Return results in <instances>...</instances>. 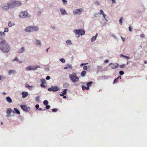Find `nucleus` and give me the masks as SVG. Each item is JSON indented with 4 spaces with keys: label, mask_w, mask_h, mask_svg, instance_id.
<instances>
[{
    "label": "nucleus",
    "mask_w": 147,
    "mask_h": 147,
    "mask_svg": "<svg viewBox=\"0 0 147 147\" xmlns=\"http://www.w3.org/2000/svg\"><path fill=\"white\" fill-rule=\"evenodd\" d=\"M141 7H142V11H144L145 9V7L144 6V4H142L141 5Z\"/></svg>",
    "instance_id": "obj_33"
},
{
    "label": "nucleus",
    "mask_w": 147,
    "mask_h": 147,
    "mask_svg": "<svg viewBox=\"0 0 147 147\" xmlns=\"http://www.w3.org/2000/svg\"><path fill=\"white\" fill-rule=\"evenodd\" d=\"M6 100L9 103H11L12 102V100L11 98L9 96H7L6 97Z\"/></svg>",
    "instance_id": "obj_18"
},
{
    "label": "nucleus",
    "mask_w": 147,
    "mask_h": 147,
    "mask_svg": "<svg viewBox=\"0 0 147 147\" xmlns=\"http://www.w3.org/2000/svg\"><path fill=\"white\" fill-rule=\"evenodd\" d=\"M100 14H102V16L103 15H104L105 14L103 10L102 9H100Z\"/></svg>",
    "instance_id": "obj_38"
},
{
    "label": "nucleus",
    "mask_w": 147,
    "mask_h": 147,
    "mask_svg": "<svg viewBox=\"0 0 147 147\" xmlns=\"http://www.w3.org/2000/svg\"><path fill=\"white\" fill-rule=\"evenodd\" d=\"M98 16V14H96L94 15V16L95 17L97 18Z\"/></svg>",
    "instance_id": "obj_59"
},
{
    "label": "nucleus",
    "mask_w": 147,
    "mask_h": 147,
    "mask_svg": "<svg viewBox=\"0 0 147 147\" xmlns=\"http://www.w3.org/2000/svg\"><path fill=\"white\" fill-rule=\"evenodd\" d=\"M38 110H40V111H42V110H45V109H44L43 110H42V108H39L38 109Z\"/></svg>",
    "instance_id": "obj_62"
},
{
    "label": "nucleus",
    "mask_w": 147,
    "mask_h": 147,
    "mask_svg": "<svg viewBox=\"0 0 147 147\" xmlns=\"http://www.w3.org/2000/svg\"><path fill=\"white\" fill-rule=\"evenodd\" d=\"M14 109L16 113L18 114H20V112L16 108H14Z\"/></svg>",
    "instance_id": "obj_28"
},
{
    "label": "nucleus",
    "mask_w": 147,
    "mask_h": 147,
    "mask_svg": "<svg viewBox=\"0 0 147 147\" xmlns=\"http://www.w3.org/2000/svg\"><path fill=\"white\" fill-rule=\"evenodd\" d=\"M145 36V35H144V34H140V36L141 37H144Z\"/></svg>",
    "instance_id": "obj_58"
},
{
    "label": "nucleus",
    "mask_w": 147,
    "mask_h": 147,
    "mask_svg": "<svg viewBox=\"0 0 147 147\" xmlns=\"http://www.w3.org/2000/svg\"><path fill=\"white\" fill-rule=\"evenodd\" d=\"M40 67L39 65H31L29 66L26 68V70L27 71L30 70H36L37 68H40Z\"/></svg>",
    "instance_id": "obj_6"
},
{
    "label": "nucleus",
    "mask_w": 147,
    "mask_h": 147,
    "mask_svg": "<svg viewBox=\"0 0 147 147\" xmlns=\"http://www.w3.org/2000/svg\"><path fill=\"white\" fill-rule=\"evenodd\" d=\"M32 32H37L39 30L38 27L36 26H31Z\"/></svg>",
    "instance_id": "obj_11"
},
{
    "label": "nucleus",
    "mask_w": 147,
    "mask_h": 147,
    "mask_svg": "<svg viewBox=\"0 0 147 147\" xmlns=\"http://www.w3.org/2000/svg\"><path fill=\"white\" fill-rule=\"evenodd\" d=\"M20 17L22 18H26L27 17L30 18L31 16L28 14L27 11H21L19 15Z\"/></svg>",
    "instance_id": "obj_4"
},
{
    "label": "nucleus",
    "mask_w": 147,
    "mask_h": 147,
    "mask_svg": "<svg viewBox=\"0 0 147 147\" xmlns=\"http://www.w3.org/2000/svg\"><path fill=\"white\" fill-rule=\"evenodd\" d=\"M60 11L62 15H66L67 14L66 10L63 8H61L60 9Z\"/></svg>",
    "instance_id": "obj_15"
},
{
    "label": "nucleus",
    "mask_w": 147,
    "mask_h": 147,
    "mask_svg": "<svg viewBox=\"0 0 147 147\" xmlns=\"http://www.w3.org/2000/svg\"><path fill=\"white\" fill-rule=\"evenodd\" d=\"M50 106L48 105H47L46 107V108L47 109H49L50 108Z\"/></svg>",
    "instance_id": "obj_51"
},
{
    "label": "nucleus",
    "mask_w": 147,
    "mask_h": 147,
    "mask_svg": "<svg viewBox=\"0 0 147 147\" xmlns=\"http://www.w3.org/2000/svg\"><path fill=\"white\" fill-rule=\"evenodd\" d=\"M50 79V77L49 76H47L46 78V79L47 80H49Z\"/></svg>",
    "instance_id": "obj_52"
},
{
    "label": "nucleus",
    "mask_w": 147,
    "mask_h": 147,
    "mask_svg": "<svg viewBox=\"0 0 147 147\" xmlns=\"http://www.w3.org/2000/svg\"><path fill=\"white\" fill-rule=\"evenodd\" d=\"M129 30L130 32H131L132 31V29L131 26H129Z\"/></svg>",
    "instance_id": "obj_56"
},
{
    "label": "nucleus",
    "mask_w": 147,
    "mask_h": 147,
    "mask_svg": "<svg viewBox=\"0 0 147 147\" xmlns=\"http://www.w3.org/2000/svg\"><path fill=\"white\" fill-rule=\"evenodd\" d=\"M44 84H41L40 86L42 87H45V86L44 85Z\"/></svg>",
    "instance_id": "obj_54"
},
{
    "label": "nucleus",
    "mask_w": 147,
    "mask_h": 147,
    "mask_svg": "<svg viewBox=\"0 0 147 147\" xmlns=\"http://www.w3.org/2000/svg\"><path fill=\"white\" fill-rule=\"evenodd\" d=\"M74 32L77 35H78V37H79L80 36H83L85 34V30L82 29L75 30H74Z\"/></svg>",
    "instance_id": "obj_3"
},
{
    "label": "nucleus",
    "mask_w": 147,
    "mask_h": 147,
    "mask_svg": "<svg viewBox=\"0 0 147 147\" xmlns=\"http://www.w3.org/2000/svg\"><path fill=\"white\" fill-rule=\"evenodd\" d=\"M120 67L121 68H123L125 67V65L123 64L121 65L120 66Z\"/></svg>",
    "instance_id": "obj_50"
},
{
    "label": "nucleus",
    "mask_w": 147,
    "mask_h": 147,
    "mask_svg": "<svg viewBox=\"0 0 147 147\" xmlns=\"http://www.w3.org/2000/svg\"><path fill=\"white\" fill-rule=\"evenodd\" d=\"M67 90V89H64V90H63V91L61 92V94H63V95L67 93V92H66Z\"/></svg>",
    "instance_id": "obj_29"
},
{
    "label": "nucleus",
    "mask_w": 147,
    "mask_h": 147,
    "mask_svg": "<svg viewBox=\"0 0 147 147\" xmlns=\"http://www.w3.org/2000/svg\"><path fill=\"white\" fill-rule=\"evenodd\" d=\"M16 72L15 71L13 70H11L9 71V74L10 75L11 74H13Z\"/></svg>",
    "instance_id": "obj_25"
},
{
    "label": "nucleus",
    "mask_w": 147,
    "mask_h": 147,
    "mask_svg": "<svg viewBox=\"0 0 147 147\" xmlns=\"http://www.w3.org/2000/svg\"><path fill=\"white\" fill-rule=\"evenodd\" d=\"M86 74V71H83L81 73V75L82 76L84 77L85 76Z\"/></svg>",
    "instance_id": "obj_22"
},
{
    "label": "nucleus",
    "mask_w": 147,
    "mask_h": 147,
    "mask_svg": "<svg viewBox=\"0 0 147 147\" xmlns=\"http://www.w3.org/2000/svg\"><path fill=\"white\" fill-rule=\"evenodd\" d=\"M83 11L84 9L82 8L75 9L73 10V13L74 15H80Z\"/></svg>",
    "instance_id": "obj_8"
},
{
    "label": "nucleus",
    "mask_w": 147,
    "mask_h": 147,
    "mask_svg": "<svg viewBox=\"0 0 147 147\" xmlns=\"http://www.w3.org/2000/svg\"><path fill=\"white\" fill-rule=\"evenodd\" d=\"M18 61L19 60H18V59H17V57H16L13 60V61Z\"/></svg>",
    "instance_id": "obj_44"
},
{
    "label": "nucleus",
    "mask_w": 147,
    "mask_h": 147,
    "mask_svg": "<svg viewBox=\"0 0 147 147\" xmlns=\"http://www.w3.org/2000/svg\"><path fill=\"white\" fill-rule=\"evenodd\" d=\"M14 23L11 22H9L8 23V26L9 27H11L12 26L14 25Z\"/></svg>",
    "instance_id": "obj_19"
},
{
    "label": "nucleus",
    "mask_w": 147,
    "mask_h": 147,
    "mask_svg": "<svg viewBox=\"0 0 147 147\" xmlns=\"http://www.w3.org/2000/svg\"><path fill=\"white\" fill-rule=\"evenodd\" d=\"M5 33L4 32H0V36H5Z\"/></svg>",
    "instance_id": "obj_37"
},
{
    "label": "nucleus",
    "mask_w": 147,
    "mask_h": 147,
    "mask_svg": "<svg viewBox=\"0 0 147 147\" xmlns=\"http://www.w3.org/2000/svg\"><path fill=\"white\" fill-rule=\"evenodd\" d=\"M124 73L122 71H119V74L121 75H123L124 74Z\"/></svg>",
    "instance_id": "obj_45"
},
{
    "label": "nucleus",
    "mask_w": 147,
    "mask_h": 147,
    "mask_svg": "<svg viewBox=\"0 0 147 147\" xmlns=\"http://www.w3.org/2000/svg\"><path fill=\"white\" fill-rule=\"evenodd\" d=\"M62 1L63 2V4H66L67 3V1L66 0H62Z\"/></svg>",
    "instance_id": "obj_46"
},
{
    "label": "nucleus",
    "mask_w": 147,
    "mask_h": 147,
    "mask_svg": "<svg viewBox=\"0 0 147 147\" xmlns=\"http://www.w3.org/2000/svg\"><path fill=\"white\" fill-rule=\"evenodd\" d=\"M109 65H111V68L113 69H114L117 68L119 66V65L118 63H115L114 64H113L112 63H110L109 64Z\"/></svg>",
    "instance_id": "obj_12"
},
{
    "label": "nucleus",
    "mask_w": 147,
    "mask_h": 147,
    "mask_svg": "<svg viewBox=\"0 0 147 147\" xmlns=\"http://www.w3.org/2000/svg\"><path fill=\"white\" fill-rule=\"evenodd\" d=\"M48 101L46 100H44L43 102V104L45 105H47L48 104Z\"/></svg>",
    "instance_id": "obj_34"
},
{
    "label": "nucleus",
    "mask_w": 147,
    "mask_h": 147,
    "mask_svg": "<svg viewBox=\"0 0 147 147\" xmlns=\"http://www.w3.org/2000/svg\"><path fill=\"white\" fill-rule=\"evenodd\" d=\"M12 7L15 6H20L22 5V3L19 1H11Z\"/></svg>",
    "instance_id": "obj_7"
},
{
    "label": "nucleus",
    "mask_w": 147,
    "mask_h": 147,
    "mask_svg": "<svg viewBox=\"0 0 147 147\" xmlns=\"http://www.w3.org/2000/svg\"><path fill=\"white\" fill-rule=\"evenodd\" d=\"M69 68H70V69L72 68V66L71 65H67L66 67H64V69H66Z\"/></svg>",
    "instance_id": "obj_24"
},
{
    "label": "nucleus",
    "mask_w": 147,
    "mask_h": 147,
    "mask_svg": "<svg viewBox=\"0 0 147 147\" xmlns=\"http://www.w3.org/2000/svg\"><path fill=\"white\" fill-rule=\"evenodd\" d=\"M22 97L23 98H25L28 95V92H22Z\"/></svg>",
    "instance_id": "obj_17"
},
{
    "label": "nucleus",
    "mask_w": 147,
    "mask_h": 147,
    "mask_svg": "<svg viewBox=\"0 0 147 147\" xmlns=\"http://www.w3.org/2000/svg\"><path fill=\"white\" fill-rule=\"evenodd\" d=\"M60 60L63 63H65V59L63 58L60 59Z\"/></svg>",
    "instance_id": "obj_36"
},
{
    "label": "nucleus",
    "mask_w": 147,
    "mask_h": 147,
    "mask_svg": "<svg viewBox=\"0 0 147 147\" xmlns=\"http://www.w3.org/2000/svg\"><path fill=\"white\" fill-rule=\"evenodd\" d=\"M57 111V109L54 108L52 110V111L53 112H56Z\"/></svg>",
    "instance_id": "obj_42"
},
{
    "label": "nucleus",
    "mask_w": 147,
    "mask_h": 147,
    "mask_svg": "<svg viewBox=\"0 0 147 147\" xmlns=\"http://www.w3.org/2000/svg\"><path fill=\"white\" fill-rule=\"evenodd\" d=\"M11 112L12 110L11 109L9 108L7 109V111H6V113L7 114V115H6V117H8L11 116L10 113H11Z\"/></svg>",
    "instance_id": "obj_16"
},
{
    "label": "nucleus",
    "mask_w": 147,
    "mask_h": 147,
    "mask_svg": "<svg viewBox=\"0 0 147 147\" xmlns=\"http://www.w3.org/2000/svg\"><path fill=\"white\" fill-rule=\"evenodd\" d=\"M48 90L50 92L52 91L53 92H55L59 90V89L57 86H52L51 88H49Z\"/></svg>",
    "instance_id": "obj_9"
},
{
    "label": "nucleus",
    "mask_w": 147,
    "mask_h": 147,
    "mask_svg": "<svg viewBox=\"0 0 147 147\" xmlns=\"http://www.w3.org/2000/svg\"><path fill=\"white\" fill-rule=\"evenodd\" d=\"M83 69L85 70H87V67L86 66H84L83 67Z\"/></svg>",
    "instance_id": "obj_53"
},
{
    "label": "nucleus",
    "mask_w": 147,
    "mask_h": 147,
    "mask_svg": "<svg viewBox=\"0 0 147 147\" xmlns=\"http://www.w3.org/2000/svg\"><path fill=\"white\" fill-rule=\"evenodd\" d=\"M41 14V12L40 11H39L38 12V15H40Z\"/></svg>",
    "instance_id": "obj_57"
},
{
    "label": "nucleus",
    "mask_w": 147,
    "mask_h": 147,
    "mask_svg": "<svg viewBox=\"0 0 147 147\" xmlns=\"http://www.w3.org/2000/svg\"><path fill=\"white\" fill-rule=\"evenodd\" d=\"M10 49V47L7 42L0 37V50L4 53H7Z\"/></svg>",
    "instance_id": "obj_1"
},
{
    "label": "nucleus",
    "mask_w": 147,
    "mask_h": 147,
    "mask_svg": "<svg viewBox=\"0 0 147 147\" xmlns=\"http://www.w3.org/2000/svg\"><path fill=\"white\" fill-rule=\"evenodd\" d=\"M8 29L7 28H5L4 29V32H8Z\"/></svg>",
    "instance_id": "obj_43"
},
{
    "label": "nucleus",
    "mask_w": 147,
    "mask_h": 147,
    "mask_svg": "<svg viewBox=\"0 0 147 147\" xmlns=\"http://www.w3.org/2000/svg\"><path fill=\"white\" fill-rule=\"evenodd\" d=\"M26 86V88H28L29 89H30V88H32V86H29V85H28L27 83H26L25 84Z\"/></svg>",
    "instance_id": "obj_30"
},
{
    "label": "nucleus",
    "mask_w": 147,
    "mask_h": 147,
    "mask_svg": "<svg viewBox=\"0 0 147 147\" xmlns=\"http://www.w3.org/2000/svg\"><path fill=\"white\" fill-rule=\"evenodd\" d=\"M69 77L71 80L73 82H76L79 81V78L76 76V74L75 73H73L72 74H69Z\"/></svg>",
    "instance_id": "obj_2"
},
{
    "label": "nucleus",
    "mask_w": 147,
    "mask_h": 147,
    "mask_svg": "<svg viewBox=\"0 0 147 147\" xmlns=\"http://www.w3.org/2000/svg\"><path fill=\"white\" fill-rule=\"evenodd\" d=\"M69 86V85L68 84H65L63 85V87H65V86L66 87H68Z\"/></svg>",
    "instance_id": "obj_49"
},
{
    "label": "nucleus",
    "mask_w": 147,
    "mask_h": 147,
    "mask_svg": "<svg viewBox=\"0 0 147 147\" xmlns=\"http://www.w3.org/2000/svg\"><path fill=\"white\" fill-rule=\"evenodd\" d=\"M3 77V76L0 75V80H1Z\"/></svg>",
    "instance_id": "obj_63"
},
{
    "label": "nucleus",
    "mask_w": 147,
    "mask_h": 147,
    "mask_svg": "<svg viewBox=\"0 0 147 147\" xmlns=\"http://www.w3.org/2000/svg\"><path fill=\"white\" fill-rule=\"evenodd\" d=\"M31 26L27 27L24 29V31L28 33L32 32Z\"/></svg>",
    "instance_id": "obj_14"
},
{
    "label": "nucleus",
    "mask_w": 147,
    "mask_h": 147,
    "mask_svg": "<svg viewBox=\"0 0 147 147\" xmlns=\"http://www.w3.org/2000/svg\"><path fill=\"white\" fill-rule=\"evenodd\" d=\"M51 28L53 30L55 29V27L54 26H51Z\"/></svg>",
    "instance_id": "obj_60"
},
{
    "label": "nucleus",
    "mask_w": 147,
    "mask_h": 147,
    "mask_svg": "<svg viewBox=\"0 0 147 147\" xmlns=\"http://www.w3.org/2000/svg\"><path fill=\"white\" fill-rule=\"evenodd\" d=\"M40 97L38 96L36 97L35 98L36 101L38 102L39 100Z\"/></svg>",
    "instance_id": "obj_40"
},
{
    "label": "nucleus",
    "mask_w": 147,
    "mask_h": 147,
    "mask_svg": "<svg viewBox=\"0 0 147 147\" xmlns=\"http://www.w3.org/2000/svg\"><path fill=\"white\" fill-rule=\"evenodd\" d=\"M2 6L3 9L5 11H7L10 7H12L11 2L8 3H4Z\"/></svg>",
    "instance_id": "obj_5"
},
{
    "label": "nucleus",
    "mask_w": 147,
    "mask_h": 147,
    "mask_svg": "<svg viewBox=\"0 0 147 147\" xmlns=\"http://www.w3.org/2000/svg\"><path fill=\"white\" fill-rule=\"evenodd\" d=\"M125 57L127 59H129V57H128V56H125Z\"/></svg>",
    "instance_id": "obj_64"
},
{
    "label": "nucleus",
    "mask_w": 147,
    "mask_h": 147,
    "mask_svg": "<svg viewBox=\"0 0 147 147\" xmlns=\"http://www.w3.org/2000/svg\"><path fill=\"white\" fill-rule=\"evenodd\" d=\"M41 84H44L45 83H46V81L45 79H42L41 80Z\"/></svg>",
    "instance_id": "obj_35"
},
{
    "label": "nucleus",
    "mask_w": 147,
    "mask_h": 147,
    "mask_svg": "<svg viewBox=\"0 0 147 147\" xmlns=\"http://www.w3.org/2000/svg\"><path fill=\"white\" fill-rule=\"evenodd\" d=\"M109 60H106L105 61V63H108L109 62Z\"/></svg>",
    "instance_id": "obj_61"
},
{
    "label": "nucleus",
    "mask_w": 147,
    "mask_h": 147,
    "mask_svg": "<svg viewBox=\"0 0 147 147\" xmlns=\"http://www.w3.org/2000/svg\"><path fill=\"white\" fill-rule=\"evenodd\" d=\"M123 20V17H121L119 21V22L120 23V24L121 25L122 24V22Z\"/></svg>",
    "instance_id": "obj_26"
},
{
    "label": "nucleus",
    "mask_w": 147,
    "mask_h": 147,
    "mask_svg": "<svg viewBox=\"0 0 147 147\" xmlns=\"http://www.w3.org/2000/svg\"><path fill=\"white\" fill-rule=\"evenodd\" d=\"M103 16L105 20V21L104 20H103L101 22V24L102 26H104L106 25V24H107V22L108 21L107 19L108 17L105 14L104 15H103Z\"/></svg>",
    "instance_id": "obj_10"
},
{
    "label": "nucleus",
    "mask_w": 147,
    "mask_h": 147,
    "mask_svg": "<svg viewBox=\"0 0 147 147\" xmlns=\"http://www.w3.org/2000/svg\"><path fill=\"white\" fill-rule=\"evenodd\" d=\"M82 88L83 90H88L89 89V88L88 86L86 87L84 86H82Z\"/></svg>",
    "instance_id": "obj_20"
},
{
    "label": "nucleus",
    "mask_w": 147,
    "mask_h": 147,
    "mask_svg": "<svg viewBox=\"0 0 147 147\" xmlns=\"http://www.w3.org/2000/svg\"><path fill=\"white\" fill-rule=\"evenodd\" d=\"M25 50V49L24 47H22L21 49L19 50V53H22Z\"/></svg>",
    "instance_id": "obj_27"
},
{
    "label": "nucleus",
    "mask_w": 147,
    "mask_h": 147,
    "mask_svg": "<svg viewBox=\"0 0 147 147\" xmlns=\"http://www.w3.org/2000/svg\"><path fill=\"white\" fill-rule=\"evenodd\" d=\"M21 109L23 110L24 111H25L26 112H28L29 111V110L30 109V108L29 107H27L26 105H21Z\"/></svg>",
    "instance_id": "obj_13"
},
{
    "label": "nucleus",
    "mask_w": 147,
    "mask_h": 147,
    "mask_svg": "<svg viewBox=\"0 0 147 147\" xmlns=\"http://www.w3.org/2000/svg\"><path fill=\"white\" fill-rule=\"evenodd\" d=\"M35 107L37 109H38L39 107V105H36L35 106Z\"/></svg>",
    "instance_id": "obj_55"
},
{
    "label": "nucleus",
    "mask_w": 147,
    "mask_h": 147,
    "mask_svg": "<svg viewBox=\"0 0 147 147\" xmlns=\"http://www.w3.org/2000/svg\"><path fill=\"white\" fill-rule=\"evenodd\" d=\"M95 4L96 5L98 6L100 5V3L99 2L97 1H96L95 3Z\"/></svg>",
    "instance_id": "obj_41"
},
{
    "label": "nucleus",
    "mask_w": 147,
    "mask_h": 147,
    "mask_svg": "<svg viewBox=\"0 0 147 147\" xmlns=\"http://www.w3.org/2000/svg\"><path fill=\"white\" fill-rule=\"evenodd\" d=\"M111 1H112V3L115 4L116 3V0H111Z\"/></svg>",
    "instance_id": "obj_47"
},
{
    "label": "nucleus",
    "mask_w": 147,
    "mask_h": 147,
    "mask_svg": "<svg viewBox=\"0 0 147 147\" xmlns=\"http://www.w3.org/2000/svg\"><path fill=\"white\" fill-rule=\"evenodd\" d=\"M36 44L38 45H40L41 44V42L39 40H36Z\"/></svg>",
    "instance_id": "obj_31"
},
{
    "label": "nucleus",
    "mask_w": 147,
    "mask_h": 147,
    "mask_svg": "<svg viewBox=\"0 0 147 147\" xmlns=\"http://www.w3.org/2000/svg\"><path fill=\"white\" fill-rule=\"evenodd\" d=\"M60 95L61 96H63V98H66V96H64L63 94H60Z\"/></svg>",
    "instance_id": "obj_48"
},
{
    "label": "nucleus",
    "mask_w": 147,
    "mask_h": 147,
    "mask_svg": "<svg viewBox=\"0 0 147 147\" xmlns=\"http://www.w3.org/2000/svg\"><path fill=\"white\" fill-rule=\"evenodd\" d=\"M119 78H120V79H121V76H119L117 78L115 79L114 80V81L113 83V84H115V83H117V82H118V80L119 79Z\"/></svg>",
    "instance_id": "obj_21"
},
{
    "label": "nucleus",
    "mask_w": 147,
    "mask_h": 147,
    "mask_svg": "<svg viewBox=\"0 0 147 147\" xmlns=\"http://www.w3.org/2000/svg\"><path fill=\"white\" fill-rule=\"evenodd\" d=\"M66 43L68 45H70L72 44L70 40H67L66 41Z\"/></svg>",
    "instance_id": "obj_32"
},
{
    "label": "nucleus",
    "mask_w": 147,
    "mask_h": 147,
    "mask_svg": "<svg viewBox=\"0 0 147 147\" xmlns=\"http://www.w3.org/2000/svg\"><path fill=\"white\" fill-rule=\"evenodd\" d=\"M96 37H92L91 38V41L92 42H94V40H96Z\"/></svg>",
    "instance_id": "obj_39"
},
{
    "label": "nucleus",
    "mask_w": 147,
    "mask_h": 147,
    "mask_svg": "<svg viewBox=\"0 0 147 147\" xmlns=\"http://www.w3.org/2000/svg\"><path fill=\"white\" fill-rule=\"evenodd\" d=\"M93 84V82H88L87 84V86H88V87L89 88L90 86H91Z\"/></svg>",
    "instance_id": "obj_23"
}]
</instances>
